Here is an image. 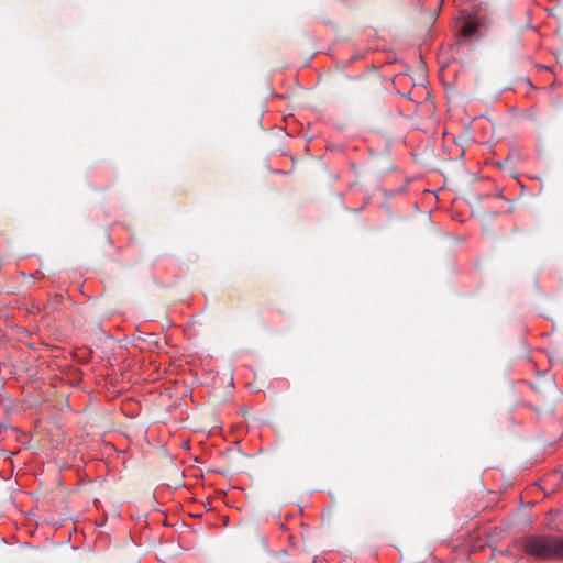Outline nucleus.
I'll list each match as a JSON object with an SVG mask.
<instances>
[{"label": "nucleus", "mask_w": 563, "mask_h": 563, "mask_svg": "<svg viewBox=\"0 0 563 563\" xmlns=\"http://www.w3.org/2000/svg\"><path fill=\"white\" fill-rule=\"evenodd\" d=\"M439 1H440V4H442L444 0H439Z\"/></svg>", "instance_id": "7ed1b4c3"}, {"label": "nucleus", "mask_w": 563, "mask_h": 563, "mask_svg": "<svg viewBox=\"0 0 563 563\" xmlns=\"http://www.w3.org/2000/svg\"><path fill=\"white\" fill-rule=\"evenodd\" d=\"M478 30L477 23L471 20H467L463 23L461 32L463 36L471 37L476 34Z\"/></svg>", "instance_id": "f03ea898"}, {"label": "nucleus", "mask_w": 563, "mask_h": 563, "mask_svg": "<svg viewBox=\"0 0 563 563\" xmlns=\"http://www.w3.org/2000/svg\"><path fill=\"white\" fill-rule=\"evenodd\" d=\"M522 548L528 555L539 559L563 558V538L555 536H527Z\"/></svg>", "instance_id": "f257e3e1"}]
</instances>
